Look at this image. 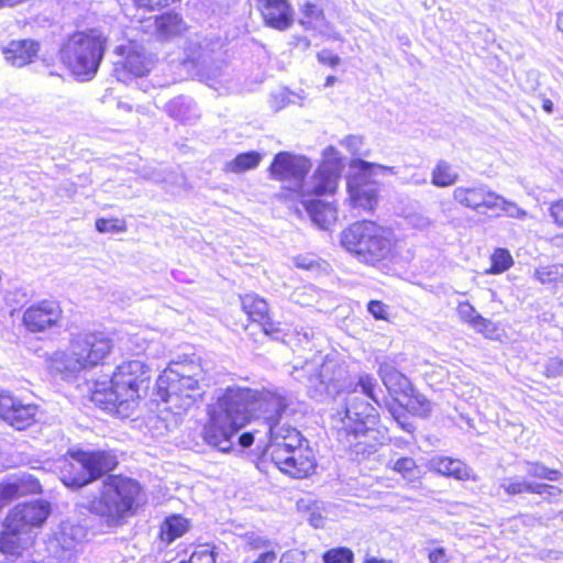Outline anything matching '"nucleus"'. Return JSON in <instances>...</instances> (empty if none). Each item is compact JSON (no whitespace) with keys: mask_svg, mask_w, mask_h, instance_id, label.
<instances>
[{"mask_svg":"<svg viewBox=\"0 0 563 563\" xmlns=\"http://www.w3.org/2000/svg\"><path fill=\"white\" fill-rule=\"evenodd\" d=\"M429 465L430 470L445 476L454 477L459 481L477 479L472 468L461 460H454L446 456H435L430 460Z\"/></svg>","mask_w":563,"mask_h":563,"instance_id":"23","label":"nucleus"},{"mask_svg":"<svg viewBox=\"0 0 563 563\" xmlns=\"http://www.w3.org/2000/svg\"><path fill=\"white\" fill-rule=\"evenodd\" d=\"M245 541L251 550L268 549L272 544L269 539L256 533L245 534Z\"/></svg>","mask_w":563,"mask_h":563,"instance_id":"53","label":"nucleus"},{"mask_svg":"<svg viewBox=\"0 0 563 563\" xmlns=\"http://www.w3.org/2000/svg\"><path fill=\"white\" fill-rule=\"evenodd\" d=\"M151 379V368L141 358L121 362L114 369L111 379L95 382L91 400L106 410H115L122 417H129L141 394L146 391Z\"/></svg>","mask_w":563,"mask_h":563,"instance_id":"2","label":"nucleus"},{"mask_svg":"<svg viewBox=\"0 0 563 563\" xmlns=\"http://www.w3.org/2000/svg\"><path fill=\"white\" fill-rule=\"evenodd\" d=\"M140 492L136 481L111 476L103 483L100 496L91 500L88 508L108 526H119L132 514Z\"/></svg>","mask_w":563,"mask_h":563,"instance_id":"8","label":"nucleus"},{"mask_svg":"<svg viewBox=\"0 0 563 563\" xmlns=\"http://www.w3.org/2000/svg\"><path fill=\"white\" fill-rule=\"evenodd\" d=\"M214 548L209 544L199 545L190 555L189 563H214Z\"/></svg>","mask_w":563,"mask_h":563,"instance_id":"47","label":"nucleus"},{"mask_svg":"<svg viewBox=\"0 0 563 563\" xmlns=\"http://www.w3.org/2000/svg\"><path fill=\"white\" fill-rule=\"evenodd\" d=\"M317 297L318 291L312 286L297 288L291 295L292 301L300 306H311Z\"/></svg>","mask_w":563,"mask_h":563,"instance_id":"46","label":"nucleus"},{"mask_svg":"<svg viewBox=\"0 0 563 563\" xmlns=\"http://www.w3.org/2000/svg\"><path fill=\"white\" fill-rule=\"evenodd\" d=\"M311 166V162L306 156L279 152L273 158L268 175L272 179L282 183L285 198L297 200Z\"/></svg>","mask_w":563,"mask_h":563,"instance_id":"12","label":"nucleus"},{"mask_svg":"<svg viewBox=\"0 0 563 563\" xmlns=\"http://www.w3.org/2000/svg\"><path fill=\"white\" fill-rule=\"evenodd\" d=\"M402 401H406V407L413 415L427 417L432 411L431 401L421 394H415V391H412L408 397H404Z\"/></svg>","mask_w":563,"mask_h":563,"instance_id":"40","label":"nucleus"},{"mask_svg":"<svg viewBox=\"0 0 563 563\" xmlns=\"http://www.w3.org/2000/svg\"><path fill=\"white\" fill-rule=\"evenodd\" d=\"M262 161V154L255 151L239 154L233 159L225 163L223 170L227 173H244L254 169Z\"/></svg>","mask_w":563,"mask_h":563,"instance_id":"32","label":"nucleus"},{"mask_svg":"<svg viewBox=\"0 0 563 563\" xmlns=\"http://www.w3.org/2000/svg\"><path fill=\"white\" fill-rule=\"evenodd\" d=\"M494 202L496 206L492 208V212H496L497 214L504 213L515 219H525L527 217V212L523 209H521L517 203L507 200L497 192Z\"/></svg>","mask_w":563,"mask_h":563,"instance_id":"38","label":"nucleus"},{"mask_svg":"<svg viewBox=\"0 0 563 563\" xmlns=\"http://www.w3.org/2000/svg\"><path fill=\"white\" fill-rule=\"evenodd\" d=\"M311 220L321 229H328L336 220V209L329 202L317 199L300 201Z\"/></svg>","mask_w":563,"mask_h":563,"instance_id":"27","label":"nucleus"},{"mask_svg":"<svg viewBox=\"0 0 563 563\" xmlns=\"http://www.w3.org/2000/svg\"><path fill=\"white\" fill-rule=\"evenodd\" d=\"M5 492H9L13 499L41 493L42 486L40 479L33 474L22 473L13 475L2 482Z\"/></svg>","mask_w":563,"mask_h":563,"instance_id":"25","label":"nucleus"},{"mask_svg":"<svg viewBox=\"0 0 563 563\" xmlns=\"http://www.w3.org/2000/svg\"><path fill=\"white\" fill-rule=\"evenodd\" d=\"M534 485L538 488L533 490V494L543 496V499L550 503L556 500L562 494V489L554 485H549L544 483H536Z\"/></svg>","mask_w":563,"mask_h":563,"instance_id":"48","label":"nucleus"},{"mask_svg":"<svg viewBox=\"0 0 563 563\" xmlns=\"http://www.w3.org/2000/svg\"><path fill=\"white\" fill-rule=\"evenodd\" d=\"M107 37L98 30L76 32L60 48V60L79 81L91 80L100 66Z\"/></svg>","mask_w":563,"mask_h":563,"instance_id":"6","label":"nucleus"},{"mask_svg":"<svg viewBox=\"0 0 563 563\" xmlns=\"http://www.w3.org/2000/svg\"><path fill=\"white\" fill-rule=\"evenodd\" d=\"M148 341L143 335L136 333L126 339V350L134 354H141L148 347Z\"/></svg>","mask_w":563,"mask_h":563,"instance_id":"49","label":"nucleus"},{"mask_svg":"<svg viewBox=\"0 0 563 563\" xmlns=\"http://www.w3.org/2000/svg\"><path fill=\"white\" fill-rule=\"evenodd\" d=\"M113 346V339L103 331L71 333L68 349L55 351L48 357V364L64 379L75 378L81 372L103 364Z\"/></svg>","mask_w":563,"mask_h":563,"instance_id":"4","label":"nucleus"},{"mask_svg":"<svg viewBox=\"0 0 563 563\" xmlns=\"http://www.w3.org/2000/svg\"><path fill=\"white\" fill-rule=\"evenodd\" d=\"M271 404L274 410L280 408V400L266 391L246 387H228L209 405V420L203 427L205 441L222 452H229L234 445L238 432L256 418L257 406Z\"/></svg>","mask_w":563,"mask_h":563,"instance_id":"1","label":"nucleus"},{"mask_svg":"<svg viewBox=\"0 0 563 563\" xmlns=\"http://www.w3.org/2000/svg\"><path fill=\"white\" fill-rule=\"evenodd\" d=\"M301 13L300 23L307 29H316L323 20L322 9L313 2H306L301 7Z\"/></svg>","mask_w":563,"mask_h":563,"instance_id":"43","label":"nucleus"},{"mask_svg":"<svg viewBox=\"0 0 563 563\" xmlns=\"http://www.w3.org/2000/svg\"><path fill=\"white\" fill-rule=\"evenodd\" d=\"M96 229L101 233L122 232L124 231V225L119 220L98 219L96 221Z\"/></svg>","mask_w":563,"mask_h":563,"instance_id":"51","label":"nucleus"},{"mask_svg":"<svg viewBox=\"0 0 563 563\" xmlns=\"http://www.w3.org/2000/svg\"><path fill=\"white\" fill-rule=\"evenodd\" d=\"M36 533L20 527L15 530L5 520V531L0 534V551L7 556L19 558L34 543Z\"/></svg>","mask_w":563,"mask_h":563,"instance_id":"20","label":"nucleus"},{"mask_svg":"<svg viewBox=\"0 0 563 563\" xmlns=\"http://www.w3.org/2000/svg\"><path fill=\"white\" fill-rule=\"evenodd\" d=\"M12 500H13L12 495L9 492H5L4 485L1 483L0 484V512Z\"/></svg>","mask_w":563,"mask_h":563,"instance_id":"63","label":"nucleus"},{"mask_svg":"<svg viewBox=\"0 0 563 563\" xmlns=\"http://www.w3.org/2000/svg\"><path fill=\"white\" fill-rule=\"evenodd\" d=\"M452 197L456 203L477 212L482 209L490 211L496 206V192L484 184L459 186L453 190Z\"/></svg>","mask_w":563,"mask_h":563,"instance_id":"16","label":"nucleus"},{"mask_svg":"<svg viewBox=\"0 0 563 563\" xmlns=\"http://www.w3.org/2000/svg\"><path fill=\"white\" fill-rule=\"evenodd\" d=\"M386 306L382 301L372 300L368 302L367 310L368 312L378 320L387 319V310Z\"/></svg>","mask_w":563,"mask_h":563,"instance_id":"56","label":"nucleus"},{"mask_svg":"<svg viewBox=\"0 0 563 563\" xmlns=\"http://www.w3.org/2000/svg\"><path fill=\"white\" fill-rule=\"evenodd\" d=\"M189 529L187 519L179 515L167 517L161 525L159 538L166 544L184 536Z\"/></svg>","mask_w":563,"mask_h":563,"instance_id":"28","label":"nucleus"},{"mask_svg":"<svg viewBox=\"0 0 563 563\" xmlns=\"http://www.w3.org/2000/svg\"><path fill=\"white\" fill-rule=\"evenodd\" d=\"M361 394L352 391L345 399V406L338 410L331 419L332 428L336 430L338 440L345 448L367 444V439L375 438L377 416L376 409L368 399L377 402L374 389L376 380L368 374L360 376Z\"/></svg>","mask_w":563,"mask_h":563,"instance_id":"3","label":"nucleus"},{"mask_svg":"<svg viewBox=\"0 0 563 563\" xmlns=\"http://www.w3.org/2000/svg\"><path fill=\"white\" fill-rule=\"evenodd\" d=\"M265 23L276 30H286L292 23L288 0H254Z\"/></svg>","mask_w":563,"mask_h":563,"instance_id":"18","label":"nucleus"},{"mask_svg":"<svg viewBox=\"0 0 563 563\" xmlns=\"http://www.w3.org/2000/svg\"><path fill=\"white\" fill-rule=\"evenodd\" d=\"M38 44L31 40L12 41L3 49L5 60L14 67H23L33 62Z\"/></svg>","mask_w":563,"mask_h":563,"instance_id":"24","label":"nucleus"},{"mask_svg":"<svg viewBox=\"0 0 563 563\" xmlns=\"http://www.w3.org/2000/svg\"><path fill=\"white\" fill-rule=\"evenodd\" d=\"M369 165H372V173H373V177L374 176H377V175H397L398 174V169L397 167L395 166H386V165H382V164H376V163H369Z\"/></svg>","mask_w":563,"mask_h":563,"instance_id":"59","label":"nucleus"},{"mask_svg":"<svg viewBox=\"0 0 563 563\" xmlns=\"http://www.w3.org/2000/svg\"><path fill=\"white\" fill-rule=\"evenodd\" d=\"M525 471L529 477L556 482L562 477L558 470H552L539 462H526Z\"/></svg>","mask_w":563,"mask_h":563,"instance_id":"39","label":"nucleus"},{"mask_svg":"<svg viewBox=\"0 0 563 563\" xmlns=\"http://www.w3.org/2000/svg\"><path fill=\"white\" fill-rule=\"evenodd\" d=\"M341 244L363 262L374 264L390 254L396 244V238L390 228L372 221H361L342 231Z\"/></svg>","mask_w":563,"mask_h":563,"instance_id":"7","label":"nucleus"},{"mask_svg":"<svg viewBox=\"0 0 563 563\" xmlns=\"http://www.w3.org/2000/svg\"><path fill=\"white\" fill-rule=\"evenodd\" d=\"M341 145L344 146L351 154L356 155L361 153L363 139L357 135H349L341 141Z\"/></svg>","mask_w":563,"mask_h":563,"instance_id":"54","label":"nucleus"},{"mask_svg":"<svg viewBox=\"0 0 563 563\" xmlns=\"http://www.w3.org/2000/svg\"><path fill=\"white\" fill-rule=\"evenodd\" d=\"M241 305L243 310L254 321H264L268 316V305L255 294H246L241 297Z\"/></svg>","mask_w":563,"mask_h":563,"instance_id":"33","label":"nucleus"},{"mask_svg":"<svg viewBox=\"0 0 563 563\" xmlns=\"http://www.w3.org/2000/svg\"><path fill=\"white\" fill-rule=\"evenodd\" d=\"M459 180V173L444 159H440L431 172V184L439 188L450 187Z\"/></svg>","mask_w":563,"mask_h":563,"instance_id":"31","label":"nucleus"},{"mask_svg":"<svg viewBox=\"0 0 563 563\" xmlns=\"http://www.w3.org/2000/svg\"><path fill=\"white\" fill-rule=\"evenodd\" d=\"M86 536L81 526L63 522L58 533V542L65 550H70L80 542Z\"/></svg>","mask_w":563,"mask_h":563,"instance_id":"34","label":"nucleus"},{"mask_svg":"<svg viewBox=\"0 0 563 563\" xmlns=\"http://www.w3.org/2000/svg\"><path fill=\"white\" fill-rule=\"evenodd\" d=\"M322 561L323 563H353L354 553L345 547L333 548L323 553Z\"/></svg>","mask_w":563,"mask_h":563,"instance_id":"44","label":"nucleus"},{"mask_svg":"<svg viewBox=\"0 0 563 563\" xmlns=\"http://www.w3.org/2000/svg\"><path fill=\"white\" fill-rule=\"evenodd\" d=\"M550 216L558 227L563 228V199L551 205Z\"/></svg>","mask_w":563,"mask_h":563,"instance_id":"57","label":"nucleus"},{"mask_svg":"<svg viewBox=\"0 0 563 563\" xmlns=\"http://www.w3.org/2000/svg\"><path fill=\"white\" fill-rule=\"evenodd\" d=\"M388 466L399 473L406 481L413 482L419 477V470L413 459L400 457L395 462H388Z\"/></svg>","mask_w":563,"mask_h":563,"instance_id":"41","label":"nucleus"},{"mask_svg":"<svg viewBox=\"0 0 563 563\" xmlns=\"http://www.w3.org/2000/svg\"><path fill=\"white\" fill-rule=\"evenodd\" d=\"M238 441L242 448H249L254 442V435L251 432H244L238 438Z\"/></svg>","mask_w":563,"mask_h":563,"instance_id":"64","label":"nucleus"},{"mask_svg":"<svg viewBox=\"0 0 563 563\" xmlns=\"http://www.w3.org/2000/svg\"><path fill=\"white\" fill-rule=\"evenodd\" d=\"M490 261L492 266L486 273L494 275L506 272L514 264L512 256L506 249H496L492 254Z\"/></svg>","mask_w":563,"mask_h":563,"instance_id":"42","label":"nucleus"},{"mask_svg":"<svg viewBox=\"0 0 563 563\" xmlns=\"http://www.w3.org/2000/svg\"><path fill=\"white\" fill-rule=\"evenodd\" d=\"M19 401L20 399L14 398L7 391L0 393V417L8 423L10 422V418H12Z\"/></svg>","mask_w":563,"mask_h":563,"instance_id":"45","label":"nucleus"},{"mask_svg":"<svg viewBox=\"0 0 563 563\" xmlns=\"http://www.w3.org/2000/svg\"><path fill=\"white\" fill-rule=\"evenodd\" d=\"M262 390L266 391L274 398H278V400L282 402L280 408H278L276 412L274 410V406L271 404H263L262 406H257L256 412V418L263 419L265 421L269 432V443L267 445L266 452L269 454L272 461H280V459L285 456V453L303 445V439L297 429L286 424H278L282 415L288 406L287 399L276 391L268 389Z\"/></svg>","mask_w":563,"mask_h":563,"instance_id":"9","label":"nucleus"},{"mask_svg":"<svg viewBox=\"0 0 563 563\" xmlns=\"http://www.w3.org/2000/svg\"><path fill=\"white\" fill-rule=\"evenodd\" d=\"M277 554L273 550H267L258 555V558L252 563H275Z\"/></svg>","mask_w":563,"mask_h":563,"instance_id":"62","label":"nucleus"},{"mask_svg":"<svg viewBox=\"0 0 563 563\" xmlns=\"http://www.w3.org/2000/svg\"><path fill=\"white\" fill-rule=\"evenodd\" d=\"M331 364L323 363L320 366L318 361L306 362L300 368L294 367V377L296 380L306 382L316 393L322 394L329 390V384L332 378L328 376Z\"/></svg>","mask_w":563,"mask_h":563,"instance_id":"19","label":"nucleus"},{"mask_svg":"<svg viewBox=\"0 0 563 563\" xmlns=\"http://www.w3.org/2000/svg\"><path fill=\"white\" fill-rule=\"evenodd\" d=\"M49 514V504L44 500H36L18 504L10 510L5 519L15 530L20 527L27 532L36 533L35 529L43 526Z\"/></svg>","mask_w":563,"mask_h":563,"instance_id":"14","label":"nucleus"},{"mask_svg":"<svg viewBox=\"0 0 563 563\" xmlns=\"http://www.w3.org/2000/svg\"><path fill=\"white\" fill-rule=\"evenodd\" d=\"M155 32L161 38H169L185 30L183 19L175 13H166L154 19Z\"/></svg>","mask_w":563,"mask_h":563,"instance_id":"29","label":"nucleus"},{"mask_svg":"<svg viewBox=\"0 0 563 563\" xmlns=\"http://www.w3.org/2000/svg\"><path fill=\"white\" fill-rule=\"evenodd\" d=\"M37 413V407L32 404H23L21 400L14 409L12 418H10L9 424L15 429L22 430L32 424Z\"/></svg>","mask_w":563,"mask_h":563,"instance_id":"35","label":"nucleus"},{"mask_svg":"<svg viewBox=\"0 0 563 563\" xmlns=\"http://www.w3.org/2000/svg\"><path fill=\"white\" fill-rule=\"evenodd\" d=\"M534 484L520 476H511L504 478L499 486L507 495L515 496L526 493L533 494V490L538 488Z\"/></svg>","mask_w":563,"mask_h":563,"instance_id":"37","label":"nucleus"},{"mask_svg":"<svg viewBox=\"0 0 563 563\" xmlns=\"http://www.w3.org/2000/svg\"><path fill=\"white\" fill-rule=\"evenodd\" d=\"M118 53L124 56L122 66L134 76H144L150 71L152 59L145 53L142 45L130 42L128 45L118 47Z\"/></svg>","mask_w":563,"mask_h":563,"instance_id":"21","label":"nucleus"},{"mask_svg":"<svg viewBox=\"0 0 563 563\" xmlns=\"http://www.w3.org/2000/svg\"><path fill=\"white\" fill-rule=\"evenodd\" d=\"M273 463L285 474L294 478H305L309 476L316 467V460L312 451L308 446H299L296 450L288 451L280 461Z\"/></svg>","mask_w":563,"mask_h":563,"instance_id":"17","label":"nucleus"},{"mask_svg":"<svg viewBox=\"0 0 563 563\" xmlns=\"http://www.w3.org/2000/svg\"><path fill=\"white\" fill-rule=\"evenodd\" d=\"M186 58L184 62L197 63L203 57V49L199 41L189 40L185 46Z\"/></svg>","mask_w":563,"mask_h":563,"instance_id":"50","label":"nucleus"},{"mask_svg":"<svg viewBox=\"0 0 563 563\" xmlns=\"http://www.w3.org/2000/svg\"><path fill=\"white\" fill-rule=\"evenodd\" d=\"M429 560L431 563H448L444 549L438 548L430 552Z\"/></svg>","mask_w":563,"mask_h":563,"instance_id":"61","label":"nucleus"},{"mask_svg":"<svg viewBox=\"0 0 563 563\" xmlns=\"http://www.w3.org/2000/svg\"><path fill=\"white\" fill-rule=\"evenodd\" d=\"M410 223L418 229H427L431 225L429 218L421 214H413L410 217Z\"/></svg>","mask_w":563,"mask_h":563,"instance_id":"60","label":"nucleus"},{"mask_svg":"<svg viewBox=\"0 0 563 563\" xmlns=\"http://www.w3.org/2000/svg\"><path fill=\"white\" fill-rule=\"evenodd\" d=\"M457 314L463 322L468 323L473 329L481 333L493 330L492 322L488 319L482 317L467 301L459 303Z\"/></svg>","mask_w":563,"mask_h":563,"instance_id":"30","label":"nucleus"},{"mask_svg":"<svg viewBox=\"0 0 563 563\" xmlns=\"http://www.w3.org/2000/svg\"><path fill=\"white\" fill-rule=\"evenodd\" d=\"M117 464V456L110 451H79L71 454L62 481L68 487L79 488L112 471Z\"/></svg>","mask_w":563,"mask_h":563,"instance_id":"10","label":"nucleus"},{"mask_svg":"<svg viewBox=\"0 0 563 563\" xmlns=\"http://www.w3.org/2000/svg\"><path fill=\"white\" fill-rule=\"evenodd\" d=\"M400 183L407 186H424L428 183V177L426 173L415 170L409 177L402 178Z\"/></svg>","mask_w":563,"mask_h":563,"instance_id":"55","label":"nucleus"},{"mask_svg":"<svg viewBox=\"0 0 563 563\" xmlns=\"http://www.w3.org/2000/svg\"><path fill=\"white\" fill-rule=\"evenodd\" d=\"M165 111L170 118L184 123H194L200 117L196 103L184 96L176 97L166 103Z\"/></svg>","mask_w":563,"mask_h":563,"instance_id":"26","label":"nucleus"},{"mask_svg":"<svg viewBox=\"0 0 563 563\" xmlns=\"http://www.w3.org/2000/svg\"><path fill=\"white\" fill-rule=\"evenodd\" d=\"M369 162L353 158L350 162V174L346 179L349 198L353 207L373 210L378 201V189L369 179L373 177Z\"/></svg>","mask_w":563,"mask_h":563,"instance_id":"13","label":"nucleus"},{"mask_svg":"<svg viewBox=\"0 0 563 563\" xmlns=\"http://www.w3.org/2000/svg\"><path fill=\"white\" fill-rule=\"evenodd\" d=\"M378 374L386 388L396 396L399 402L413 391L410 380L395 367L386 363L380 364Z\"/></svg>","mask_w":563,"mask_h":563,"instance_id":"22","label":"nucleus"},{"mask_svg":"<svg viewBox=\"0 0 563 563\" xmlns=\"http://www.w3.org/2000/svg\"><path fill=\"white\" fill-rule=\"evenodd\" d=\"M343 169L339 151L328 146L322 152V162L310 178H305L297 200L305 201L312 196L332 195L335 192Z\"/></svg>","mask_w":563,"mask_h":563,"instance_id":"11","label":"nucleus"},{"mask_svg":"<svg viewBox=\"0 0 563 563\" xmlns=\"http://www.w3.org/2000/svg\"><path fill=\"white\" fill-rule=\"evenodd\" d=\"M544 374L549 378H555L563 374V360L560 357H550L544 365Z\"/></svg>","mask_w":563,"mask_h":563,"instance_id":"52","label":"nucleus"},{"mask_svg":"<svg viewBox=\"0 0 563 563\" xmlns=\"http://www.w3.org/2000/svg\"><path fill=\"white\" fill-rule=\"evenodd\" d=\"M534 278L543 285L563 286V264H552L536 268Z\"/></svg>","mask_w":563,"mask_h":563,"instance_id":"36","label":"nucleus"},{"mask_svg":"<svg viewBox=\"0 0 563 563\" xmlns=\"http://www.w3.org/2000/svg\"><path fill=\"white\" fill-rule=\"evenodd\" d=\"M62 318V309L54 300H42L29 307L23 323L31 332H41L55 325Z\"/></svg>","mask_w":563,"mask_h":563,"instance_id":"15","label":"nucleus"},{"mask_svg":"<svg viewBox=\"0 0 563 563\" xmlns=\"http://www.w3.org/2000/svg\"><path fill=\"white\" fill-rule=\"evenodd\" d=\"M318 60L322 64L334 67L340 63V57L329 49H322L318 53Z\"/></svg>","mask_w":563,"mask_h":563,"instance_id":"58","label":"nucleus"},{"mask_svg":"<svg viewBox=\"0 0 563 563\" xmlns=\"http://www.w3.org/2000/svg\"><path fill=\"white\" fill-rule=\"evenodd\" d=\"M206 374L198 358L173 361L156 380L158 395L174 410L186 411L201 400Z\"/></svg>","mask_w":563,"mask_h":563,"instance_id":"5","label":"nucleus"}]
</instances>
